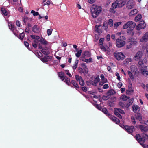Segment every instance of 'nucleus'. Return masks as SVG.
<instances>
[{
    "mask_svg": "<svg viewBox=\"0 0 148 148\" xmlns=\"http://www.w3.org/2000/svg\"><path fill=\"white\" fill-rule=\"evenodd\" d=\"M136 24L135 22L132 21H130L125 24L123 27V28L124 29H127V33L133 36L134 34V32L133 30L136 26Z\"/></svg>",
    "mask_w": 148,
    "mask_h": 148,
    "instance_id": "f257e3e1",
    "label": "nucleus"
},
{
    "mask_svg": "<svg viewBox=\"0 0 148 148\" xmlns=\"http://www.w3.org/2000/svg\"><path fill=\"white\" fill-rule=\"evenodd\" d=\"M136 139L144 148H148V145L144 144V143L145 141V139H148V136L146 134H143L142 137L139 134H137L136 136Z\"/></svg>",
    "mask_w": 148,
    "mask_h": 148,
    "instance_id": "f03ea898",
    "label": "nucleus"
},
{
    "mask_svg": "<svg viewBox=\"0 0 148 148\" xmlns=\"http://www.w3.org/2000/svg\"><path fill=\"white\" fill-rule=\"evenodd\" d=\"M102 10L101 6L97 5H93L92 8L91 12L93 18H96L100 14Z\"/></svg>",
    "mask_w": 148,
    "mask_h": 148,
    "instance_id": "7ed1b4c3",
    "label": "nucleus"
},
{
    "mask_svg": "<svg viewBox=\"0 0 148 148\" xmlns=\"http://www.w3.org/2000/svg\"><path fill=\"white\" fill-rule=\"evenodd\" d=\"M126 39L125 37L124 36H120L116 40V45L118 48H121L123 47L125 44L126 42L125 40Z\"/></svg>",
    "mask_w": 148,
    "mask_h": 148,
    "instance_id": "20e7f679",
    "label": "nucleus"
},
{
    "mask_svg": "<svg viewBox=\"0 0 148 148\" xmlns=\"http://www.w3.org/2000/svg\"><path fill=\"white\" fill-rule=\"evenodd\" d=\"M113 55L114 58L118 61H122L125 58V55L121 52H115Z\"/></svg>",
    "mask_w": 148,
    "mask_h": 148,
    "instance_id": "39448f33",
    "label": "nucleus"
},
{
    "mask_svg": "<svg viewBox=\"0 0 148 148\" xmlns=\"http://www.w3.org/2000/svg\"><path fill=\"white\" fill-rule=\"evenodd\" d=\"M102 112L105 114L108 115L112 121L115 122L116 124H118L119 123V120L116 117L109 114L107 110L105 108H102Z\"/></svg>",
    "mask_w": 148,
    "mask_h": 148,
    "instance_id": "423d86ee",
    "label": "nucleus"
},
{
    "mask_svg": "<svg viewBox=\"0 0 148 148\" xmlns=\"http://www.w3.org/2000/svg\"><path fill=\"white\" fill-rule=\"evenodd\" d=\"M64 73L61 72L59 73L58 76L62 81H64L68 85H69L71 83L70 79L64 76Z\"/></svg>",
    "mask_w": 148,
    "mask_h": 148,
    "instance_id": "0eeeda50",
    "label": "nucleus"
},
{
    "mask_svg": "<svg viewBox=\"0 0 148 148\" xmlns=\"http://www.w3.org/2000/svg\"><path fill=\"white\" fill-rule=\"evenodd\" d=\"M31 38L35 40L33 42L32 45L34 47H37L38 44H40L39 43V39H40V37L39 36L32 35H31Z\"/></svg>",
    "mask_w": 148,
    "mask_h": 148,
    "instance_id": "6e6552de",
    "label": "nucleus"
},
{
    "mask_svg": "<svg viewBox=\"0 0 148 148\" xmlns=\"http://www.w3.org/2000/svg\"><path fill=\"white\" fill-rule=\"evenodd\" d=\"M119 113L122 114H125V112L123 110L120 109L115 108L114 109V114L116 116L119 117V118L121 119L122 117L119 114Z\"/></svg>",
    "mask_w": 148,
    "mask_h": 148,
    "instance_id": "1a4fd4ad",
    "label": "nucleus"
},
{
    "mask_svg": "<svg viewBox=\"0 0 148 148\" xmlns=\"http://www.w3.org/2000/svg\"><path fill=\"white\" fill-rule=\"evenodd\" d=\"M136 4L133 0H129L126 3V7L128 9H131L133 8Z\"/></svg>",
    "mask_w": 148,
    "mask_h": 148,
    "instance_id": "9d476101",
    "label": "nucleus"
},
{
    "mask_svg": "<svg viewBox=\"0 0 148 148\" xmlns=\"http://www.w3.org/2000/svg\"><path fill=\"white\" fill-rule=\"evenodd\" d=\"M140 71L141 73L144 76H147L148 75V71L147 67L146 66H142L140 69Z\"/></svg>",
    "mask_w": 148,
    "mask_h": 148,
    "instance_id": "9b49d317",
    "label": "nucleus"
},
{
    "mask_svg": "<svg viewBox=\"0 0 148 148\" xmlns=\"http://www.w3.org/2000/svg\"><path fill=\"white\" fill-rule=\"evenodd\" d=\"M100 48L102 51L105 52L107 54L110 55L111 54L110 49L107 46L105 47L102 45L100 46Z\"/></svg>",
    "mask_w": 148,
    "mask_h": 148,
    "instance_id": "f8f14e48",
    "label": "nucleus"
},
{
    "mask_svg": "<svg viewBox=\"0 0 148 148\" xmlns=\"http://www.w3.org/2000/svg\"><path fill=\"white\" fill-rule=\"evenodd\" d=\"M75 77L76 79L79 82V84L83 86L84 85V81L81 76L76 75Z\"/></svg>",
    "mask_w": 148,
    "mask_h": 148,
    "instance_id": "ddd939ff",
    "label": "nucleus"
},
{
    "mask_svg": "<svg viewBox=\"0 0 148 148\" xmlns=\"http://www.w3.org/2000/svg\"><path fill=\"white\" fill-rule=\"evenodd\" d=\"M123 127L130 134L132 133L134 130V127L133 126L129 127L128 126H125Z\"/></svg>",
    "mask_w": 148,
    "mask_h": 148,
    "instance_id": "4468645a",
    "label": "nucleus"
},
{
    "mask_svg": "<svg viewBox=\"0 0 148 148\" xmlns=\"http://www.w3.org/2000/svg\"><path fill=\"white\" fill-rule=\"evenodd\" d=\"M118 3V7L121 8L124 6L126 3V0H116Z\"/></svg>",
    "mask_w": 148,
    "mask_h": 148,
    "instance_id": "2eb2a0df",
    "label": "nucleus"
},
{
    "mask_svg": "<svg viewBox=\"0 0 148 148\" xmlns=\"http://www.w3.org/2000/svg\"><path fill=\"white\" fill-rule=\"evenodd\" d=\"M142 56V53L140 51L137 52L134 56L133 59L135 60L138 61L140 60Z\"/></svg>",
    "mask_w": 148,
    "mask_h": 148,
    "instance_id": "dca6fc26",
    "label": "nucleus"
},
{
    "mask_svg": "<svg viewBox=\"0 0 148 148\" xmlns=\"http://www.w3.org/2000/svg\"><path fill=\"white\" fill-rule=\"evenodd\" d=\"M146 25L145 23L143 22L138 24L136 27V29L137 30H140L141 29H143L145 28Z\"/></svg>",
    "mask_w": 148,
    "mask_h": 148,
    "instance_id": "f3484780",
    "label": "nucleus"
},
{
    "mask_svg": "<svg viewBox=\"0 0 148 148\" xmlns=\"http://www.w3.org/2000/svg\"><path fill=\"white\" fill-rule=\"evenodd\" d=\"M100 78L101 79V81L99 82V85L102 86L106 83H107L108 82L107 79L105 78L104 75L103 74H101L100 75Z\"/></svg>",
    "mask_w": 148,
    "mask_h": 148,
    "instance_id": "a211bd4d",
    "label": "nucleus"
},
{
    "mask_svg": "<svg viewBox=\"0 0 148 148\" xmlns=\"http://www.w3.org/2000/svg\"><path fill=\"white\" fill-rule=\"evenodd\" d=\"M130 69L133 73L135 75L137 74L138 69L136 66L134 65H132L130 67Z\"/></svg>",
    "mask_w": 148,
    "mask_h": 148,
    "instance_id": "6ab92c4d",
    "label": "nucleus"
},
{
    "mask_svg": "<svg viewBox=\"0 0 148 148\" xmlns=\"http://www.w3.org/2000/svg\"><path fill=\"white\" fill-rule=\"evenodd\" d=\"M1 10L2 12L3 15L5 18L6 20L7 21V20L6 19V18H7L9 16L8 12L4 8H1Z\"/></svg>",
    "mask_w": 148,
    "mask_h": 148,
    "instance_id": "aec40b11",
    "label": "nucleus"
},
{
    "mask_svg": "<svg viewBox=\"0 0 148 148\" xmlns=\"http://www.w3.org/2000/svg\"><path fill=\"white\" fill-rule=\"evenodd\" d=\"M148 39V32H147L142 37L140 40V41L142 42H147Z\"/></svg>",
    "mask_w": 148,
    "mask_h": 148,
    "instance_id": "412c9836",
    "label": "nucleus"
},
{
    "mask_svg": "<svg viewBox=\"0 0 148 148\" xmlns=\"http://www.w3.org/2000/svg\"><path fill=\"white\" fill-rule=\"evenodd\" d=\"M52 57L49 56H46L43 58H40L41 60L43 62H46L51 60Z\"/></svg>",
    "mask_w": 148,
    "mask_h": 148,
    "instance_id": "4be33fe9",
    "label": "nucleus"
},
{
    "mask_svg": "<svg viewBox=\"0 0 148 148\" xmlns=\"http://www.w3.org/2000/svg\"><path fill=\"white\" fill-rule=\"evenodd\" d=\"M100 78L99 75H97L94 81H92L90 83L93 86H96L97 84L99 82Z\"/></svg>",
    "mask_w": 148,
    "mask_h": 148,
    "instance_id": "5701e85b",
    "label": "nucleus"
},
{
    "mask_svg": "<svg viewBox=\"0 0 148 148\" xmlns=\"http://www.w3.org/2000/svg\"><path fill=\"white\" fill-rule=\"evenodd\" d=\"M40 30L39 27L38 25H34L32 28V31L35 33H38L39 32Z\"/></svg>",
    "mask_w": 148,
    "mask_h": 148,
    "instance_id": "b1692460",
    "label": "nucleus"
},
{
    "mask_svg": "<svg viewBox=\"0 0 148 148\" xmlns=\"http://www.w3.org/2000/svg\"><path fill=\"white\" fill-rule=\"evenodd\" d=\"M132 108L133 111L135 113L139 112L140 110V108L138 106L136 105H133Z\"/></svg>",
    "mask_w": 148,
    "mask_h": 148,
    "instance_id": "393cba45",
    "label": "nucleus"
},
{
    "mask_svg": "<svg viewBox=\"0 0 148 148\" xmlns=\"http://www.w3.org/2000/svg\"><path fill=\"white\" fill-rule=\"evenodd\" d=\"M82 52V50H79V49H77L76 50H74V52L75 53V56L77 58L80 57Z\"/></svg>",
    "mask_w": 148,
    "mask_h": 148,
    "instance_id": "a878e982",
    "label": "nucleus"
},
{
    "mask_svg": "<svg viewBox=\"0 0 148 148\" xmlns=\"http://www.w3.org/2000/svg\"><path fill=\"white\" fill-rule=\"evenodd\" d=\"M138 12V10L136 9H134L131 10L129 14V15L130 16H132L135 15Z\"/></svg>",
    "mask_w": 148,
    "mask_h": 148,
    "instance_id": "bb28decb",
    "label": "nucleus"
},
{
    "mask_svg": "<svg viewBox=\"0 0 148 148\" xmlns=\"http://www.w3.org/2000/svg\"><path fill=\"white\" fill-rule=\"evenodd\" d=\"M139 127L142 132H146L147 131L148 128L147 126L143 125H139Z\"/></svg>",
    "mask_w": 148,
    "mask_h": 148,
    "instance_id": "cd10ccee",
    "label": "nucleus"
},
{
    "mask_svg": "<svg viewBox=\"0 0 148 148\" xmlns=\"http://www.w3.org/2000/svg\"><path fill=\"white\" fill-rule=\"evenodd\" d=\"M128 42L132 46L136 45L137 44L136 40L134 39H129Z\"/></svg>",
    "mask_w": 148,
    "mask_h": 148,
    "instance_id": "c85d7f7f",
    "label": "nucleus"
},
{
    "mask_svg": "<svg viewBox=\"0 0 148 148\" xmlns=\"http://www.w3.org/2000/svg\"><path fill=\"white\" fill-rule=\"evenodd\" d=\"M91 56L90 53L88 51H85L84 52L82 55V56L83 57H90Z\"/></svg>",
    "mask_w": 148,
    "mask_h": 148,
    "instance_id": "c756f323",
    "label": "nucleus"
},
{
    "mask_svg": "<svg viewBox=\"0 0 148 148\" xmlns=\"http://www.w3.org/2000/svg\"><path fill=\"white\" fill-rule=\"evenodd\" d=\"M8 25L9 27V28L14 33V34L16 35V34L14 33V31L15 29V27L14 25L11 23H8Z\"/></svg>",
    "mask_w": 148,
    "mask_h": 148,
    "instance_id": "7c9ffc66",
    "label": "nucleus"
},
{
    "mask_svg": "<svg viewBox=\"0 0 148 148\" xmlns=\"http://www.w3.org/2000/svg\"><path fill=\"white\" fill-rule=\"evenodd\" d=\"M40 42L41 44H43L45 45L48 44V42L45 40L43 37H41L39 40V42Z\"/></svg>",
    "mask_w": 148,
    "mask_h": 148,
    "instance_id": "2f4dec72",
    "label": "nucleus"
},
{
    "mask_svg": "<svg viewBox=\"0 0 148 148\" xmlns=\"http://www.w3.org/2000/svg\"><path fill=\"white\" fill-rule=\"evenodd\" d=\"M132 61V59L131 58H126L123 61V64L125 65L128 64Z\"/></svg>",
    "mask_w": 148,
    "mask_h": 148,
    "instance_id": "473e14b6",
    "label": "nucleus"
},
{
    "mask_svg": "<svg viewBox=\"0 0 148 148\" xmlns=\"http://www.w3.org/2000/svg\"><path fill=\"white\" fill-rule=\"evenodd\" d=\"M132 72L131 71H127L128 74L130 78L132 80H133L134 79V76Z\"/></svg>",
    "mask_w": 148,
    "mask_h": 148,
    "instance_id": "72a5a7b5",
    "label": "nucleus"
},
{
    "mask_svg": "<svg viewBox=\"0 0 148 148\" xmlns=\"http://www.w3.org/2000/svg\"><path fill=\"white\" fill-rule=\"evenodd\" d=\"M100 26L101 25H96L95 27V32H97L98 33H99L101 32V31L99 29V28L100 27Z\"/></svg>",
    "mask_w": 148,
    "mask_h": 148,
    "instance_id": "f704fd0d",
    "label": "nucleus"
},
{
    "mask_svg": "<svg viewBox=\"0 0 148 148\" xmlns=\"http://www.w3.org/2000/svg\"><path fill=\"white\" fill-rule=\"evenodd\" d=\"M111 6L112 8L114 9H116L118 7V3L117 2H116V0H115V2L112 3Z\"/></svg>",
    "mask_w": 148,
    "mask_h": 148,
    "instance_id": "c9c22d12",
    "label": "nucleus"
},
{
    "mask_svg": "<svg viewBox=\"0 0 148 148\" xmlns=\"http://www.w3.org/2000/svg\"><path fill=\"white\" fill-rule=\"evenodd\" d=\"M133 103L132 99H130L128 100L126 103L125 107H128L130 105H131Z\"/></svg>",
    "mask_w": 148,
    "mask_h": 148,
    "instance_id": "e433bc0d",
    "label": "nucleus"
},
{
    "mask_svg": "<svg viewBox=\"0 0 148 148\" xmlns=\"http://www.w3.org/2000/svg\"><path fill=\"white\" fill-rule=\"evenodd\" d=\"M129 98V97L126 96L125 95H122L120 97V99L123 101H126Z\"/></svg>",
    "mask_w": 148,
    "mask_h": 148,
    "instance_id": "4c0bfd02",
    "label": "nucleus"
},
{
    "mask_svg": "<svg viewBox=\"0 0 148 148\" xmlns=\"http://www.w3.org/2000/svg\"><path fill=\"white\" fill-rule=\"evenodd\" d=\"M39 47L40 49L41 50V51L42 53L44 54H48V52L47 51H45L43 47L40 45H39Z\"/></svg>",
    "mask_w": 148,
    "mask_h": 148,
    "instance_id": "58836bf2",
    "label": "nucleus"
},
{
    "mask_svg": "<svg viewBox=\"0 0 148 148\" xmlns=\"http://www.w3.org/2000/svg\"><path fill=\"white\" fill-rule=\"evenodd\" d=\"M114 91L113 90H111L108 91L106 95L108 96H110L112 95L113 94Z\"/></svg>",
    "mask_w": 148,
    "mask_h": 148,
    "instance_id": "ea45409f",
    "label": "nucleus"
},
{
    "mask_svg": "<svg viewBox=\"0 0 148 148\" xmlns=\"http://www.w3.org/2000/svg\"><path fill=\"white\" fill-rule=\"evenodd\" d=\"M141 18V15H138L135 18V20L136 21H138L140 20Z\"/></svg>",
    "mask_w": 148,
    "mask_h": 148,
    "instance_id": "a19ab883",
    "label": "nucleus"
},
{
    "mask_svg": "<svg viewBox=\"0 0 148 148\" xmlns=\"http://www.w3.org/2000/svg\"><path fill=\"white\" fill-rule=\"evenodd\" d=\"M78 63V60H76L72 68L73 69H75L77 67V64Z\"/></svg>",
    "mask_w": 148,
    "mask_h": 148,
    "instance_id": "79ce46f5",
    "label": "nucleus"
},
{
    "mask_svg": "<svg viewBox=\"0 0 148 148\" xmlns=\"http://www.w3.org/2000/svg\"><path fill=\"white\" fill-rule=\"evenodd\" d=\"M136 119L140 121L142 119V116L140 114H137L136 115Z\"/></svg>",
    "mask_w": 148,
    "mask_h": 148,
    "instance_id": "37998d69",
    "label": "nucleus"
},
{
    "mask_svg": "<svg viewBox=\"0 0 148 148\" xmlns=\"http://www.w3.org/2000/svg\"><path fill=\"white\" fill-rule=\"evenodd\" d=\"M122 23L121 22H119L115 23L114 24V28H116L119 26Z\"/></svg>",
    "mask_w": 148,
    "mask_h": 148,
    "instance_id": "c03bdc74",
    "label": "nucleus"
},
{
    "mask_svg": "<svg viewBox=\"0 0 148 148\" xmlns=\"http://www.w3.org/2000/svg\"><path fill=\"white\" fill-rule=\"evenodd\" d=\"M108 23L109 25L111 27L113 26V20L112 19H110L108 21Z\"/></svg>",
    "mask_w": 148,
    "mask_h": 148,
    "instance_id": "a18cd8bd",
    "label": "nucleus"
},
{
    "mask_svg": "<svg viewBox=\"0 0 148 148\" xmlns=\"http://www.w3.org/2000/svg\"><path fill=\"white\" fill-rule=\"evenodd\" d=\"M71 83L76 88H79L78 84L76 83V82L74 80L72 81Z\"/></svg>",
    "mask_w": 148,
    "mask_h": 148,
    "instance_id": "49530a36",
    "label": "nucleus"
},
{
    "mask_svg": "<svg viewBox=\"0 0 148 148\" xmlns=\"http://www.w3.org/2000/svg\"><path fill=\"white\" fill-rule=\"evenodd\" d=\"M31 13L33 14V15L34 16H36L39 15V13L38 12H36L33 10L31 11Z\"/></svg>",
    "mask_w": 148,
    "mask_h": 148,
    "instance_id": "de8ad7c7",
    "label": "nucleus"
},
{
    "mask_svg": "<svg viewBox=\"0 0 148 148\" xmlns=\"http://www.w3.org/2000/svg\"><path fill=\"white\" fill-rule=\"evenodd\" d=\"M52 31L53 29H47V33L49 36L51 34Z\"/></svg>",
    "mask_w": 148,
    "mask_h": 148,
    "instance_id": "09e8293b",
    "label": "nucleus"
},
{
    "mask_svg": "<svg viewBox=\"0 0 148 148\" xmlns=\"http://www.w3.org/2000/svg\"><path fill=\"white\" fill-rule=\"evenodd\" d=\"M92 61V59L91 58H90L89 59H85L84 60V61L86 63L90 62Z\"/></svg>",
    "mask_w": 148,
    "mask_h": 148,
    "instance_id": "8fccbe9b",
    "label": "nucleus"
},
{
    "mask_svg": "<svg viewBox=\"0 0 148 148\" xmlns=\"http://www.w3.org/2000/svg\"><path fill=\"white\" fill-rule=\"evenodd\" d=\"M25 36L23 32L20 33L19 36V38L21 40H22Z\"/></svg>",
    "mask_w": 148,
    "mask_h": 148,
    "instance_id": "3c124183",
    "label": "nucleus"
},
{
    "mask_svg": "<svg viewBox=\"0 0 148 148\" xmlns=\"http://www.w3.org/2000/svg\"><path fill=\"white\" fill-rule=\"evenodd\" d=\"M104 40V38H101L99 40V45H101L103 44V42Z\"/></svg>",
    "mask_w": 148,
    "mask_h": 148,
    "instance_id": "603ef678",
    "label": "nucleus"
},
{
    "mask_svg": "<svg viewBox=\"0 0 148 148\" xmlns=\"http://www.w3.org/2000/svg\"><path fill=\"white\" fill-rule=\"evenodd\" d=\"M95 106L99 110H101L102 108L99 105H98L97 104H95Z\"/></svg>",
    "mask_w": 148,
    "mask_h": 148,
    "instance_id": "864d4df0",
    "label": "nucleus"
},
{
    "mask_svg": "<svg viewBox=\"0 0 148 148\" xmlns=\"http://www.w3.org/2000/svg\"><path fill=\"white\" fill-rule=\"evenodd\" d=\"M115 75L117 77V79L119 81H120L121 80V78L119 73L117 72H116L115 73Z\"/></svg>",
    "mask_w": 148,
    "mask_h": 148,
    "instance_id": "5fc2aeb1",
    "label": "nucleus"
},
{
    "mask_svg": "<svg viewBox=\"0 0 148 148\" xmlns=\"http://www.w3.org/2000/svg\"><path fill=\"white\" fill-rule=\"evenodd\" d=\"M16 25L19 27H21V23L18 21H16Z\"/></svg>",
    "mask_w": 148,
    "mask_h": 148,
    "instance_id": "6e6d98bb",
    "label": "nucleus"
},
{
    "mask_svg": "<svg viewBox=\"0 0 148 148\" xmlns=\"http://www.w3.org/2000/svg\"><path fill=\"white\" fill-rule=\"evenodd\" d=\"M109 88V86L107 84H105L104 85L103 88L104 89H107Z\"/></svg>",
    "mask_w": 148,
    "mask_h": 148,
    "instance_id": "4d7b16f0",
    "label": "nucleus"
},
{
    "mask_svg": "<svg viewBox=\"0 0 148 148\" xmlns=\"http://www.w3.org/2000/svg\"><path fill=\"white\" fill-rule=\"evenodd\" d=\"M103 29L105 30H106L107 29L108 27L107 24L105 23H103Z\"/></svg>",
    "mask_w": 148,
    "mask_h": 148,
    "instance_id": "13d9d810",
    "label": "nucleus"
},
{
    "mask_svg": "<svg viewBox=\"0 0 148 148\" xmlns=\"http://www.w3.org/2000/svg\"><path fill=\"white\" fill-rule=\"evenodd\" d=\"M139 60V61L138 63V64L139 65L141 66L143 64V60Z\"/></svg>",
    "mask_w": 148,
    "mask_h": 148,
    "instance_id": "bf43d9fd",
    "label": "nucleus"
},
{
    "mask_svg": "<svg viewBox=\"0 0 148 148\" xmlns=\"http://www.w3.org/2000/svg\"><path fill=\"white\" fill-rule=\"evenodd\" d=\"M109 96H103V99L104 100H107L109 98Z\"/></svg>",
    "mask_w": 148,
    "mask_h": 148,
    "instance_id": "052dcab7",
    "label": "nucleus"
},
{
    "mask_svg": "<svg viewBox=\"0 0 148 148\" xmlns=\"http://www.w3.org/2000/svg\"><path fill=\"white\" fill-rule=\"evenodd\" d=\"M107 40L108 41H109L110 40V34H108L106 36Z\"/></svg>",
    "mask_w": 148,
    "mask_h": 148,
    "instance_id": "680f3d73",
    "label": "nucleus"
},
{
    "mask_svg": "<svg viewBox=\"0 0 148 148\" xmlns=\"http://www.w3.org/2000/svg\"><path fill=\"white\" fill-rule=\"evenodd\" d=\"M132 47V45H127L125 47L126 49H129Z\"/></svg>",
    "mask_w": 148,
    "mask_h": 148,
    "instance_id": "e2e57ef3",
    "label": "nucleus"
},
{
    "mask_svg": "<svg viewBox=\"0 0 148 148\" xmlns=\"http://www.w3.org/2000/svg\"><path fill=\"white\" fill-rule=\"evenodd\" d=\"M122 83L121 82H119V83H118V84H117V86L119 88H120L122 86Z\"/></svg>",
    "mask_w": 148,
    "mask_h": 148,
    "instance_id": "0e129e2a",
    "label": "nucleus"
},
{
    "mask_svg": "<svg viewBox=\"0 0 148 148\" xmlns=\"http://www.w3.org/2000/svg\"><path fill=\"white\" fill-rule=\"evenodd\" d=\"M132 122V123L134 124L136 123V122L135 120V119L133 117H131Z\"/></svg>",
    "mask_w": 148,
    "mask_h": 148,
    "instance_id": "69168bd1",
    "label": "nucleus"
},
{
    "mask_svg": "<svg viewBox=\"0 0 148 148\" xmlns=\"http://www.w3.org/2000/svg\"><path fill=\"white\" fill-rule=\"evenodd\" d=\"M82 89L83 91L86 92L87 90V88L85 86L83 87L82 88Z\"/></svg>",
    "mask_w": 148,
    "mask_h": 148,
    "instance_id": "338daca9",
    "label": "nucleus"
},
{
    "mask_svg": "<svg viewBox=\"0 0 148 148\" xmlns=\"http://www.w3.org/2000/svg\"><path fill=\"white\" fill-rule=\"evenodd\" d=\"M84 69L85 70V73L86 74H87L88 73V69L87 68L86 66H85L84 68Z\"/></svg>",
    "mask_w": 148,
    "mask_h": 148,
    "instance_id": "774afa93",
    "label": "nucleus"
}]
</instances>
